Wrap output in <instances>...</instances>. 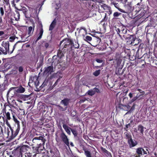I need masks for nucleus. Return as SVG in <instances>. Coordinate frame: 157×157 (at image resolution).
I'll return each instance as SVG.
<instances>
[{
	"instance_id": "1",
	"label": "nucleus",
	"mask_w": 157,
	"mask_h": 157,
	"mask_svg": "<svg viewBox=\"0 0 157 157\" xmlns=\"http://www.w3.org/2000/svg\"><path fill=\"white\" fill-rule=\"evenodd\" d=\"M46 140L44 136H40L38 137H35L32 140V145L35 147L34 150L36 152L39 153L44 148V145Z\"/></svg>"
},
{
	"instance_id": "2",
	"label": "nucleus",
	"mask_w": 157,
	"mask_h": 157,
	"mask_svg": "<svg viewBox=\"0 0 157 157\" xmlns=\"http://www.w3.org/2000/svg\"><path fill=\"white\" fill-rule=\"evenodd\" d=\"M6 123L9 128H7V138L9 140H11L15 138L18 134L20 128H17L15 126H11L7 121Z\"/></svg>"
},
{
	"instance_id": "3",
	"label": "nucleus",
	"mask_w": 157,
	"mask_h": 157,
	"mask_svg": "<svg viewBox=\"0 0 157 157\" xmlns=\"http://www.w3.org/2000/svg\"><path fill=\"white\" fill-rule=\"evenodd\" d=\"M15 44L13 47L12 51H9L10 44L8 41H3L1 46H0V55L2 54L6 55L7 54H11L13 52L14 49ZM1 63V60H0V63Z\"/></svg>"
},
{
	"instance_id": "4",
	"label": "nucleus",
	"mask_w": 157,
	"mask_h": 157,
	"mask_svg": "<svg viewBox=\"0 0 157 157\" xmlns=\"http://www.w3.org/2000/svg\"><path fill=\"white\" fill-rule=\"evenodd\" d=\"M73 42L70 39H65L60 41V47H63L65 51H70L71 50L72 47Z\"/></svg>"
},
{
	"instance_id": "5",
	"label": "nucleus",
	"mask_w": 157,
	"mask_h": 157,
	"mask_svg": "<svg viewBox=\"0 0 157 157\" xmlns=\"http://www.w3.org/2000/svg\"><path fill=\"white\" fill-rule=\"evenodd\" d=\"M29 147L27 145H23L20 147L19 150H16L10 152V157H22V152H24L26 150V147Z\"/></svg>"
},
{
	"instance_id": "6",
	"label": "nucleus",
	"mask_w": 157,
	"mask_h": 157,
	"mask_svg": "<svg viewBox=\"0 0 157 157\" xmlns=\"http://www.w3.org/2000/svg\"><path fill=\"white\" fill-rule=\"evenodd\" d=\"M105 43L111 51H114L118 47V44L117 43L112 41L109 38L106 40Z\"/></svg>"
},
{
	"instance_id": "7",
	"label": "nucleus",
	"mask_w": 157,
	"mask_h": 157,
	"mask_svg": "<svg viewBox=\"0 0 157 157\" xmlns=\"http://www.w3.org/2000/svg\"><path fill=\"white\" fill-rule=\"evenodd\" d=\"M116 30L117 34L123 35V37H125L124 34H126L128 30L125 26L123 25H120L117 27H116Z\"/></svg>"
},
{
	"instance_id": "8",
	"label": "nucleus",
	"mask_w": 157,
	"mask_h": 157,
	"mask_svg": "<svg viewBox=\"0 0 157 157\" xmlns=\"http://www.w3.org/2000/svg\"><path fill=\"white\" fill-rule=\"evenodd\" d=\"M124 8V10L121 9H119V10L122 13H130L133 10V5L125 4Z\"/></svg>"
},
{
	"instance_id": "9",
	"label": "nucleus",
	"mask_w": 157,
	"mask_h": 157,
	"mask_svg": "<svg viewBox=\"0 0 157 157\" xmlns=\"http://www.w3.org/2000/svg\"><path fill=\"white\" fill-rule=\"evenodd\" d=\"M59 136L60 138L62 140V141L63 143L67 146L69 147V139L67 138V136L65 134L61 128V133L59 134Z\"/></svg>"
},
{
	"instance_id": "10",
	"label": "nucleus",
	"mask_w": 157,
	"mask_h": 157,
	"mask_svg": "<svg viewBox=\"0 0 157 157\" xmlns=\"http://www.w3.org/2000/svg\"><path fill=\"white\" fill-rule=\"evenodd\" d=\"M136 154L134 155V157H140L143 155L147 154V152L142 147H140L136 149Z\"/></svg>"
},
{
	"instance_id": "11",
	"label": "nucleus",
	"mask_w": 157,
	"mask_h": 157,
	"mask_svg": "<svg viewBox=\"0 0 157 157\" xmlns=\"http://www.w3.org/2000/svg\"><path fill=\"white\" fill-rule=\"evenodd\" d=\"M125 38L128 43L131 44L132 45H136V44H134V41L136 39V36L135 35H130L129 36L125 37Z\"/></svg>"
},
{
	"instance_id": "12",
	"label": "nucleus",
	"mask_w": 157,
	"mask_h": 157,
	"mask_svg": "<svg viewBox=\"0 0 157 157\" xmlns=\"http://www.w3.org/2000/svg\"><path fill=\"white\" fill-rule=\"evenodd\" d=\"M44 75H48L51 74L53 72V66H50L44 68Z\"/></svg>"
},
{
	"instance_id": "13",
	"label": "nucleus",
	"mask_w": 157,
	"mask_h": 157,
	"mask_svg": "<svg viewBox=\"0 0 157 157\" xmlns=\"http://www.w3.org/2000/svg\"><path fill=\"white\" fill-rule=\"evenodd\" d=\"M127 141L130 148L135 147L138 144L136 140H133L132 139L128 140Z\"/></svg>"
},
{
	"instance_id": "14",
	"label": "nucleus",
	"mask_w": 157,
	"mask_h": 157,
	"mask_svg": "<svg viewBox=\"0 0 157 157\" xmlns=\"http://www.w3.org/2000/svg\"><path fill=\"white\" fill-rule=\"evenodd\" d=\"M60 48L59 49L57 53V57H58L59 59L61 58L63 56H64V54L67 51H65L64 49H63V48L60 49Z\"/></svg>"
},
{
	"instance_id": "15",
	"label": "nucleus",
	"mask_w": 157,
	"mask_h": 157,
	"mask_svg": "<svg viewBox=\"0 0 157 157\" xmlns=\"http://www.w3.org/2000/svg\"><path fill=\"white\" fill-rule=\"evenodd\" d=\"M77 30L78 31V34L80 36H83L87 32L86 29L84 28L81 27L80 29L78 28Z\"/></svg>"
},
{
	"instance_id": "16",
	"label": "nucleus",
	"mask_w": 157,
	"mask_h": 157,
	"mask_svg": "<svg viewBox=\"0 0 157 157\" xmlns=\"http://www.w3.org/2000/svg\"><path fill=\"white\" fill-rule=\"evenodd\" d=\"M57 56H54L52 57V63H54L55 66H56L58 64H59L60 62L59 60V59L57 58Z\"/></svg>"
},
{
	"instance_id": "17",
	"label": "nucleus",
	"mask_w": 157,
	"mask_h": 157,
	"mask_svg": "<svg viewBox=\"0 0 157 157\" xmlns=\"http://www.w3.org/2000/svg\"><path fill=\"white\" fill-rule=\"evenodd\" d=\"M70 101V99L65 98L61 101L60 103L61 104L64 105V106L67 107L69 105Z\"/></svg>"
},
{
	"instance_id": "18",
	"label": "nucleus",
	"mask_w": 157,
	"mask_h": 157,
	"mask_svg": "<svg viewBox=\"0 0 157 157\" xmlns=\"http://www.w3.org/2000/svg\"><path fill=\"white\" fill-rule=\"evenodd\" d=\"M43 32L44 31L43 29V26L42 25H41L40 27V31L39 34V36L35 40V42H36L38 41V40H40L42 38Z\"/></svg>"
},
{
	"instance_id": "19",
	"label": "nucleus",
	"mask_w": 157,
	"mask_h": 157,
	"mask_svg": "<svg viewBox=\"0 0 157 157\" xmlns=\"http://www.w3.org/2000/svg\"><path fill=\"white\" fill-rule=\"evenodd\" d=\"M63 127L66 132L69 135H70L71 132L70 130L72 129L71 128L69 127L67 124H64L63 125Z\"/></svg>"
},
{
	"instance_id": "20",
	"label": "nucleus",
	"mask_w": 157,
	"mask_h": 157,
	"mask_svg": "<svg viewBox=\"0 0 157 157\" xmlns=\"http://www.w3.org/2000/svg\"><path fill=\"white\" fill-rule=\"evenodd\" d=\"M144 43H142L140 44L139 46V48L138 49L136 55V57L138 59H140L141 58V57H139L138 52L139 51L140 49H142L144 48Z\"/></svg>"
},
{
	"instance_id": "21",
	"label": "nucleus",
	"mask_w": 157,
	"mask_h": 157,
	"mask_svg": "<svg viewBox=\"0 0 157 157\" xmlns=\"http://www.w3.org/2000/svg\"><path fill=\"white\" fill-rule=\"evenodd\" d=\"M5 113H6V121H7V120H10L11 119L10 117V113H12L13 115H14L13 113L12 110L11 109H9V112H6L5 111Z\"/></svg>"
},
{
	"instance_id": "22",
	"label": "nucleus",
	"mask_w": 157,
	"mask_h": 157,
	"mask_svg": "<svg viewBox=\"0 0 157 157\" xmlns=\"http://www.w3.org/2000/svg\"><path fill=\"white\" fill-rule=\"evenodd\" d=\"M13 119L16 124V125H13V126H15V127H16L18 128H20V122L15 117V115H13Z\"/></svg>"
},
{
	"instance_id": "23",
	"label": "nucleus",
	"mask_w": 157,
	"mask_h": 157,
	"mask_svg": "<svg viewBox=\"0 0 157 157\" xmlns=\"http://www.w3.org/2000/svg\"><path fill=\"white\" fill-rule=\"evenodd\" d=\"M140 1L139 2H138L136 4L137 5L139 6L140 5V3L142 2V0H140ZM133 1L132 0H124V2L125 4L127 5V4H130V5H133L132 2Z\"/></svg>"
},
{
	"instance_id": "24",
	"label": "nucleus",
	"mask_w": 157,
	"mask_h": 157,
	"mask_svg": "<svg viewBox=\"0 0 157 157\" xmlns=\"http://www.w3.org/2000/svg\"><path fill=\"white\" fill-rule=\"evenodd\" d=\"M144 127L142 125L140 124L138 126V130L140 132V134L143 135L144 134Z\"/></svg>"
},
{
	"instance_id": "25",
	"label": "nucleus",
	"mask_w": 157,
	"mask_h": 157,
	"mask_svg": "<svg viewBox=\"0 0 157 157\" xmlns=\"http://www.w3.org/2000/svg\"><path fill=\"white\" fill-rule=\"evenodd\" d=\"M56 19H54L49 26V30H53L56 25Z\"/></svg>"
},
{
	"instance_id": "26",
	"label": "nucleus",
	"mask_w": 157,
	"mask_h": 157,
	"mask_svg": "<svg viewBox=\"0 0 157 157\" xmlns=\"http://www.w3.org/2000/svg\"><path fill=\"white\" fill-rule=\"evenodd\" d=\"M101 149L102 151L105 154L107 155L108 156L110 157H112V155L111 153L106 150L105 148H103V147L101 148Z\"/></svg>"
},
{
	"instance_id": "27",
	"label": "nucleus",
	"mask_w": 157,
	"mask_h": 157,
	"mask_svg": "<svg viewBox=\"0 0 157 157\" xmlns=\"http://www.w3.org/2000/svg\"><path fill=\"white\" fill-rule=\"evenodd\" d=\"M33 28L32 26H29V27L28 29V34L30 35L32 31V33H33V32L34 29L35 27L34 24H33Z\"/></svg>"
},
{
	"instance_id": "28",
	"label": "nucleus",
	"mask_w": 157,
	"mask_h": 157,
	"mask_svg": "<svg viewBox=\"0 0 157 157\" xmlns=\"http://www.w3.org/2000/svg\"><path fill=\"white\" fill-rule=\"evenodd\" d=\"M25 91V89L21 86H20L18 89H17V91L18 93H23Z\"/></svg>"
},
{
	"instance_id": "29",
	"label": "nucleus",
	"mask_w": 157,
	"mask_h": 157,
	"mask_svg": "<svg viewBox=\"0 0 157 157\" xmlns=\"http://www.w3.org/2000/svg\"><path fill=\"white\" fill-rule=\"evenodd\" d=\"M14 16L15 20L18 21L20 17L19 12L17 11H16V13L14 14Z\"/></svg>"
},
{
	"instance_id": "30",
	"label": "nucleus",
	"mask_w": 157,
	"mask_h": 157,
	"mask_svg": "<svg viewBox=\"0 0 157 157\" xmlns=\"http://www.w3.org/2000/svg\"><path fill=\"white\" fill-rule=\"evenodd\" d=\"M87 93L89 95L92 96L95 94V92L94 90H88Z\"/></svg>"
},
{
	"instance_id": "31",
	"label": "nucleus",
	"mask_w": 157,
	"mask_h": 157,
	"mask_svg": "<svg viewBox=\"0 0 157 157\" xmlns=\"http://www.w3.org/2000/svg\"><path fill=\"white\" fill-rule=\"evenodd\" d=\"M22 98L25 100H28L30 99V94L28 95H23L22 97Z\"/></svg>"
},
{
	"instance_id": "32",
	"label": "nucleus",
	"mask_w": 157,
	"mask_h": 157,
	"mask_svg": "<svg viewBox=\"0 0 157 157\" xmlns=\"http://www.w3.org/2000/svg\"><path fill=\"white\" fill-rule=\"evenodd\" d=\"M79 47V44L78 42L75 41V43H73L72 44V47L75 48H78Z\"/></svg>"
},
{
	"instance_id": "33",
	"label": "nucleus",
	"mask_w": 157,
	"mask_h": 157,
	"mask_svg": "<svg viewBox=\"0 0 157 157\" xmlns=\"http://www.w3.org/2000/svg\"><path fill=\"white\" fill-rule=\"evenodd\" d=\"M124 134H125L126 138L128 139V140L132 139V136L130 134H129L127 132H125Z\"/></svg>"
},
{
	"instance_id": "34",
	"label": "nucleus",
	"mask_w": 157,
	"mask_h": 157,
	"mask_svg": "<svg viewBox=\"0 0 157 157\" xmlns=\"http://www.w3.org/2000/svg\"><path fill=\"white\" fill-rule=\"evenodd\" d=\"M84 153L86 157H92L90 152L87 150L84 151Z\"/></svg>"
},
{
	"instance_id": "35",
	"label": "nucleus",
	"mask_w": 157,
	"mask_h": 157,
	"mask_svg": "<svg viewBox=\"0 0 157 157\" xmlns=\"http://www.w3.org/2000/svg\"><path fill=\"white\" fill-rule=\"evenodd\" d=\"M101 73V70H96L93 73V75L95 76H98Z\"/></svg>"
},
{
	"instance_id": "36",
	"label": "nucleus",
	"mask_w": 157,
	"mask_h": 157,
	"mask_svg": "<svg viewBox=\"0 0 157 157\" xmlns=\"http://www.w3.org/2000/svg\"><path fill=\"white\" fill-rule=\"evenodd\" d=\"M120 57V55L119 53H116L115 56L114 57V59L116 60H118Z\"/></svg>"
},
{
	"instance_id": "37",
	"label": "nucleus",
	"mask_w": 157,
	"mask_h": 157,
	"mask_svg": "<svg viewBox=\"0 0 157 157\" xmlns=\"http://www.w3.org/2000/svg\"><path fill=\"white\" fill-rule=\"evenodd\" d=\"M58 107L59 108V109L61 111H65L67 109V107H65V108H63V107L58 105Z\"/></svg>"
},
{
	"instance_id": "38",
	"label": "nucleus",
	"mask_w": 157,
	"mask_h": 157,
	"mask_svg": "<svg viewBox=\"0 0 157 157\" xmlns=\"http://www.w3.org/2000/svg\"><path fill=\"white\" fill-rule=\"evenodd\" d=\"M71 131L75 136H76L77 135V132L75 129H71Z\"/></svg>"
},
{
	"instance_id": "39",
	"label": "nucleus",
	"mask_w": 157,
	"mask_h": 157,
	"mask_svg": "<svg viewBox=\"0 0 157 157\" xmlns=\"http://www.w3.org/2000/svg\"><path fill=\"white\" fill-rule=\"evenodd\" d=\"M92 37L89 36H87L85 37V40L87 41H90L92 40Z\"/></svg>"
},
{
	"instance_id": "40",
	"label": "nucleus",
	"mask_w": 157,
	"mask_h": 157,
	"mask_svg": "<svg viewBox=\"0 0 157 157\" xmlns=\"http://www.w3.org/2000/svg\"><path fill=\"white\" fill-rule=\"evenodd\" d=\"M101 23L102 24V25L103 26V28L105 29V28L107 24V22H106V21H105L104 20L103 21H101Z\"/></svg>"
},
{
	"instance_id": "41",
	"label": "nucleus",
	"mask_w": 157,
	"mask_h": 157,
	"mask_svg": "<svg viewBox=\"0 0 157 157\" xmlns=\"http://www.w3.org/2000/svg\"><path fill=\"white\" fill-rule=\"evenodd\" d=\"M121 14V13H119L117 12H116L114 13L113 14V16L114 17H117Z\"/></svg>"
},
{
	"instance_id": "42",
	"label": "nucleus",
	"mask_w": 157,
	"mask_h": 157,
	"mask_svg": "<svg viewBox=\"0 0 157 157\" xmlns=\"http://www.w3.org/2000/svg\"><path fill=\"white\" fill-rule=\"evenodd\" d=\"M18 70L19 72L21 73L23 71V68L22 66H21L18 67Z\"/></svg>"
},
{
	"instance_id": "43",
	"label": "nucleus",
	"mask_w": 157,
	"mask_h": 157,
	"mask_svg": "<svg viewBox=\"0 0 157 157\" xmlns=\"http://www.w3.org/2000/svg\"><path fill=\"white\" fill-rule=\"evenodd\" d=\"M138 97H137V96H136L135 97H134L132 99H131L130 101L131 103H132L134 101H136L137 99L138 98Z\"/></svg>"
},
{
	"instance_id": "44",
	"label": "nucleus",
	"mask_w": 157,
	"mask_h": 157,
	"mask_svg": "<svg viewBox=\"0 0 157 157\" xmlns=\"http://www.w3.org/2000/svg\"><path fill=\"white\" fill-rule=\"evenodd\" d=\"M0 11L1 16H3L4 14V11L3 7H1L0 8Z\"/></svg>"
},
{
	"instance_id": "45",
	"label": "nucleus",
	"mask_w": 157,
	"mask_h": 157,
	"mask_svg": "<svg viewBox=\"0 0 157 157\" xmlns=\"http://www.w3.org/2000/svg\"><path fill=\"white\" fill-rule=\"evenodd\" d=\"M130 126V124L128 123V124H127L125 125V128H124V130L126 131H127L128 128Z\"/></svg>"
},
{
	"instance_id": "46",
	"label": "nucleus",
	"mask_w": 157,
	"mask_h": 157,
	"mask_svg": "<svg viewBox=\"0 0 157 157\" xmlns=\"http://www.w3.org/2000/svg\"><path fill=\"white\" fill-rule=\"evenodd\" d=\"M95 60L98 63H101L103 62V60L102 59H96Z\"/></svg>"
},
{
	"instance_id": "47",
	"label": "nucleus",
	"mask_w": 157,
	"mask_h": 157,
	"mask_svg": "<svg viewBox=\"0 0 157 157\" xmlns=\"http://www.w3.org/2000/svg\"><path fill=\"white\" fill-rule=\"evenodd\" d=\"M113 4H114V6H115V7L116 8H117L118 10H119V9H120V8H119V7L118 4L117 3H114Z\"/></svg>"
},
{
	"instance_id": "48",
	"label": "nucleus",
	"mask_w": 157,
	"mask_h": 157,
	"mask_svg": "<svg viewBox=\"0 0 157 157\" xmlns=\"http://www.w3.org/2000/svg\"><path fill=\"white\" fill-rule=\"evenodd\" d=\"M156 59H157V57H151V59L152 60L153 62H155V61L156 60Z\"/></svg>"
},
{
	"instance_id": "49",
	"label": "nucleus",
	"mask_w": 157,
	"mask_h": 157,
	"mask_svg": "<svg viewBox=\"0 0 157 157\" xmlns=\"http://www.w3.org/2000/svg\"><path fill=\"white\" fill-rule=\"evenodd\" d=\"M94 91H95V92H97V93H100V91L97 88H95L94 89Z\"/></svg>"
},
{
	"instance_id": "50",
	"label": "nucleus",
	"mask_w": 157,
	"mask_h": 157,
	"mask_svg": "<svg viewBox=\"0 0 157 157\" xmlns=\"http://www.w3.org/2000/svg\"><path fill=\"white\" fill-rule=\"evenodd\" d=\"M20 0H13L12 2V4H13L15 5L14 3H17Z\"/></svg>"
},
{
	"instance_id": "51",
	"label": "nucleus",
	"mask_w": 157,
	"mask_h": 157,
	"mask_svg": "<svg viewBox=\"0 0 157 157\" xmlns=\"http://www.w3.org/2000/svg\"><path fill=\"white\" fill-rule=\"evenodd\" d=\"M49 46V44L48 43H45L44 44V47L47 48Z\"/></svg>"
},
{
	"instance_id": "52",
	"label": "nucleus",
	"mask_w": 157,
	"mask_h": 157,
	"mask_svg": "<svg viewBox=\"0 0 157 157\" xmlns=\"http://www.w3.org/2000/svg\"><path fill=\"white\" fill-rule=\"evenodd\" d=\"M133 93H130L128 94V96H129V97L130 98H132V96H133Z\"/></svg>"
},
{
	"instance_id": "53",
	"label": "nucleus",
	"mask_w": 157,
	"mask_h": 157,
	"mask_svg": "<svg viewBox=\"0 0 157 157\" xmlns=\"http://www.w3.org/2000/svg\"><path fill=\"white\" fill-rule=\"evenodd\" d=\"M10 39L11 40H13L15 39V38L14 36H11L10 37Z\"/></svg>"
},
{
	"instance_id": "54",
	"label": "nucleus",
	"mask_w": 157,
	"mask_h": 157,
	"mask_svg": "<svg viewBox=\"0 0 157 157\" xmlns=\"http://www.w3.org/2000/svg\"><path fill=\"white\" fill-rule=\"evenodd\" d=\"M4 32L3 31H0V36H1L4 34Z\"/></svg>"
},
{
	"instance_id": "55",
	"label": "nucleus",
	"mask_w": 157,
	"mask_h": 157,
	"mask_svg": "<svg viewBox=\"0 0 157 157\" xmlns=\"http://www.w3.org/2000/svg\"><path fill=\"white\" fill-rule=\"evenodd\" d=\"M85 100L84 99H82L80 101L81 103H83L85 101Z\"/></svg>"
},
{
	"instance_id": "56",
	"label": "nucleus",
	"mask_w": 157,
	"mask_h": 157,
	"mask_svg": "<svg viewBox=\"0 0 157 157\" xmlns=\"http://www.w3.org/2000/svg\"><path fill=\"white\" fill-rule=\"evenodd\" d=\"M2 22V19L1 16H0V24Z\"/></svg>"
},
{
	"instance_id": "57",
	"label": "nucleus",
	"mask_w": 157,
	"mask_h": 157,
	"mask_svg": "<svg viewBox=\"0 0 157 157\" xmlns=\"http://www.w3.org/2000/svg\"><path fill=\"white\" fill-rule=\"evenodd\" d=\"M120 37V38L122 40H124L123 38H122V37L121 36V35H120V34H118Z\"/></svg>"
},
{
	"instance_id": "58",
	"label": "nucleus",
	"mask_w": 157,
	"mask_h": 157,
	"mask_svg": "<svg viewBox=\"0 0 157 157\" xmlns=\"http://www.w3.org/2000/svg\"><path fill=\"white\" fill-rule=\"evenodd\" d=\"M137 90L139 91L140 93H142V92H141V91L142 90L141 89H137ZM142 92H144V91H142Z\"/></svg>"
},
{
	"instance_id": "59",
	"label": "nucleus",
	"mask_w": 157,
	"mask_h": 157,
	"mask_svg": "<svg viewBox=\"0 0 157 157\" xmlns=\"http://www.w3.org/2000/svg\"><path fill=\"white\" fill-rule=\"evenodd\" d=\"M102 7L104 8H107L108 7L107 6V5H106L105 4V5H104L103 6H102Z\"/></svg>"
},
{
	"instance_id": "60",
	"label": "nucleus",
	"mask_w": 157,
	"mask_h": 157,
	"mask_svg": "<svg viewBox=\"0 0 157 157\" xmlns=\"http://www.w3.org/2000/svg\"><path fill=\"white\" fill-rule=\"evenodd\" d=\"M70 144L72 147H74V146L73 143L72 142H71L70 143Z\"/></svg>"
},
{
	"instance_id": "61",
	"label": "nucleus",
	"mask_w": 157,
	"mask_h": 157,
	"mask_svg": "<svg viewBox=\"0 0 157 157\" xmlns=\"http://www.w3.org/2000/svg\"><path fill=\"white\" fill-rule=\"evenodd\" d=\"M4 1L6 3H9V0H4Z\"/></svg>"
},
{
	"instance_id": "62",
	"label": "nucleus",
	"mask_w": 157,
	"mask_h": 157,
	"mask_svg": "<svg viewBox=\"0 0 157 157\" xmlns=\"http://www.w3.org/2000/svg\"><path fill=\"white\" fill-rule=\"evenodd\" d=\"M145 151L147 152V153L149 154V151H148V150L147 149V148H146Z\"/></svg>"
},
{
	"instance_id": "63",
	"label": "nucleus",
	"mask_w": 157,
	"mask_h": 157,
	"mask_svg": "<svg viewBox=\"0 0 157 157\" xmlns=\"http://www.w3.org/2000/svg\"><path fill=\"white\" fill-rule=\"evenodd\" d=\"M56 139L57 142H58L59 141V138H57L56 137Z\"/></svg>"
},
{
	"instance_id": "64",
	"label": "nucleus",
	"mask_w": 157,
	"mask_h": 157,
	"mask_svg": "<svg viewBox=\"0 0 157 157\" xmlns=\"http://www.w3.org/2000/svg\"><path fill=\"white\" fill-rule=\"evenodd\" d=\"M100 66H95V67L96 68H100Z\"/></svg>"
}]
</instances>
